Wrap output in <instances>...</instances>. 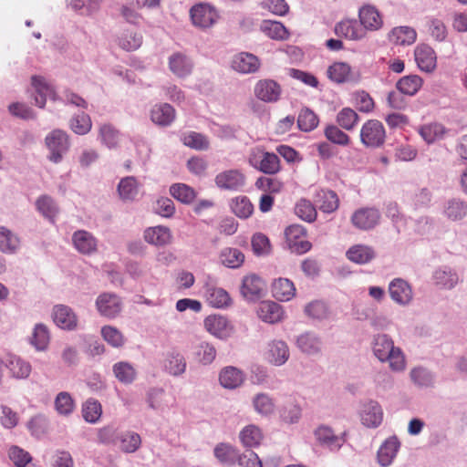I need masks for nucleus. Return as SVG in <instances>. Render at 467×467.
Masks as SVG:
<instances>
[{"instance_id": "1", "label": "nucleus", "mask_w": 467, "mask_h": 467, "mask_svg": "<svg viewBox=\"0 0 467 467\" xmlns=\"http://www.w3.org/2000/svg\"><path fill=\"white\" fill-rule=\"evenodd\" d=\"M371 348L374 356L380 362H388L393 372H401L406 368V358L400 348L395 347L390 337L378 334L373 337Z\"/></svg>"}, {"instance_id": "2", "label": "nucleus", "mask_w": 467, "mask_h": 467, "mask_svg": "<svg viewBox=\"0 0 467 467\" xmlns=\"http://www.w3.org/2000/svg\"><path fill=\"white\" fill-rule=\"evenodd\" d=\"M248 162L255 170L268 175L276 174L281 169L279 157L274 152L265 151L261 147L250 150Z\"/></svg>"}, {"instance_id": "3", "label": "nucleus", "mask_w": 467, "mask_h": 467, "mask_svg": "<svg viewBox=\"0 0 467 467\" xmlns=\"http://www.w3.org/2000/svg\"><path fill=\"white\" fill-rule=\"evenodd\" d=\"M386 139V130L383 124L378 119H368L360 130V141L368 148L382 146Z\"/></svg>"}, {"instance_id": "4", "label": "nucleus", "mask_w": 467, "mask_h": 467, "mask_svg": "<svg viewBox=\"0 0 467 467\" xmlns=\"http://www.w3.org/2000/svg\"><path fill=\"white\" fill-rule=\"evenodd\" d=\"M46 146L50 151L49 160L55 163L61 161L63 154L69 149L67 134L61 130H54L45 139Z\"/></svg>"}, {"instance_id": "5", "label": "nucleus", "mask_w": 467, "mask_h": 467, "mask_svg": "<svg viewBox=\"0 0 467 467\" xmlns=\"http://www.w3.org/2000/svg\"><path fill=\"white\" fill-rule=\"evenodd\" d=\"M190 16L193 26L202 29L213 26L218 19L217 11L209 4L193 5L190 9Z\"/></svg>"}, {"instance_id": "6", "label": "nucleus", "mask_w": 467, "mask_h": 467, "mask_svg": "<svg viewBox=\"0 0 467 467\" xmlns=\"http://www.w3.org/2000/svg\"><path fill=\"white\" fill-rule=\"evenodd\" d=\"M96 307L102 317L112 319L121 312L122 301L114 293H102L96 299Z\"/></svg>"}, {"instance_id": "7", "label": "nucleus", "mask_w": 467, "mask_h": 467, "mask_svg": "<svg viewBox=\"0 0 467 467\" xmlns=\"http://www.w3.org/2000/svg\"><path fill=\"white\" fill-rule=\"evenodd\" d=\"M315 438L320 446L331 451H337L346 442V433L335 434L332 428L327 425L318 426L314 431Z\"/></svg>"}, {"instance_id": "8", "label": "nucleus", "mask_w": 467, "mask_h": 467, "mask_svg": "<svg viewBox=\"0 0 467 467\" xmlns=\"http://www.w3.org/2000/svg\"><path fill=\"white\" fill-rule=\"evenodd\" d=\"M361 423L370 429H376L383 421V410L381 405L373 400H369L362 404L359 411Z\"/></svg>"}, {"instance_id": "9", "label": "nucleus", "mask_w": 467, "mask_h": 467, "mask_svg": "<svg viewBox=\"0 0 467 467\" xmlns=\"http://www.w3.org/2000/svg\"><path fill=\"white\" fill-rule=\"evenodd\" d=\"M214 182L221 190L240 191L245 184V176L239 170L232 169L218 173Z\"/></svg>"}, {"instance_id": "10", "label": "nucleus", "mask_w": 467, "mask_h": 467, "mask_svg": "<svg viewBox=\"0 0 467 467\" xmlns=\"http://www.w3.org/2000/svg\"><path fill=\"white\" fill-rule=\"evenodd\" d=\"M255 97L266 103H275L279 100L282 88L273 79L259 80L254 89Z\"/></svg>"}, {"instance_id": "11", "label": "nucleus", "mask_w": 467, "mask_h": 467, "mask_svg": "<svg viewBox=\"0 0 467 467\" xmlns=\"http://www.w3.org/2000/svg\"><path fill=\"white\" fill-rule=\"evenodd\" d=\"M390 298L400 306H407L413 299L410 285L402 278H395L389 285Z\"/></svg>"}, {"instance_id": "12", "label": "nucleus", "mask_w": 467, "mask_h": 467, "mask_svg": "<svg viewBox=\"0 0 467 467\" xmlns=\"http://www.w3.org/2000/svg\"><path fill=\"white\" fill-rule=\"evenodd\" d=\"M206 330L213 336L225 339L233 334V326L223 316L211 315L204 319Z\"/></svg>"}, {"instance_id": "13", "label": "nucleus", "mask_w": 467, "mask_h": 467, "mask_svg": "<svg viewBox=\"0 0 467 467\" xmlns=\"http://www.w3.org/2000/svg\"><path fill=\"white\" fill-rule=\"evenodd\" d=\"M380 213L375 208H361L351 216L352 224L359 230H370L379 222Z\"/></svg>"}, {"instance_id": "14", "label": "nucleus", "mask_w": 467, "mask_h": 467, "mask_svg": "<svg viewBox=\"0 0 467 467\" xmlns=\"http://www.w3.org/2000/svg\"><path fill=\"white\" fill-rule=\"evenodd\" d=\"M203 289L206 301L213 307L223 308L231 305V297L228 292L213 284L210 277L205 283Z\"/></svg>"}, {"instance_id": "15", "label": "nucleus", "mask_w": 467, "mask_h": 467, "mask_svg": "<svg viewBox=\"0 0 467 467\" xmlns=\"http://www.w3.org/2000/svg\"><path fill=\"white\" fill-rule=\"evenodd\" d=\"M298 349L308 356L321 354L323 342L319 336L313 332H305L299 335L296 340Z\"/></svg>"}, {"instance_id": "16", "label": "nucleus", "mask_w": 467, "mask_h": 467, "mask_svg": "<svg viewBox=\"0 0 467 467\" xmlns=\"http://www.w3.org/2000/svg\"><path fill=\"white\" fill-rule=\"evenodd\" d=\"M265 288L264 281L256 275H249L244 277L241 285L242 296L249 301L260 298Z\"/></svg>"}, {"instance_id": "17", "label": "nucleus", "mask_w": 467, "mask_h": 467, "mask_svg": "<svg viewBox=\"0 0 467 467\" xmlns=\"http://www.w3.org/2000/svg\"><path fill=\"white\" fill-rule=\"evenodd\" d=\"M279 418L285 424H296L302 417V408L296 399L287 398L278 409Z\"/></svg>"}, {"instance_id": "18", "label": "nucleus", "mask_w": 467, "mask_h": 467, "mask_svg": "<svg viewBox=\"0 0 467 467\" xmlns=\"http://www.w3.org/2000/svg\"><path fill=\"white\" fill-rule=\"evenodd\" d=\"M257 315L262 321L275 324L283 320L285 312L279 304L274 301H263L258 306Z\"/></svg>"}, {"instance_id": "19", "label": "nucleus", "mask_w": 467, "mask_h": 467, "mask_svg": "<svg viewBox=\"0 0 467 467\" xmlns=\"http://www.w3.org/2000/svg\"><path fill=\"white\" fill-rule=\"evenodd\" d=\"M151 121L161 127L170 126L175 119L173 107L168 103L155 104L150 112Z\"/></svg>"}, {"instance_id": "20", "label": "nucleus", "mask_w": 467, "mask_h": 467, "mask_svg": "<svg viewBox=\"0 0 467 467\" xmlns=\"http://www.w3.org/2000/svg\"><path fill=\"white\" fill-rule=\"evenodd\" d=\"M361 26L366 30H378L383 25L379 10L373 5H364L358 12Z\"/></svg>"}, {"instance_id": "21", "label": "nucleus", "mask_w": 467, "mask_h": 467, "mask_svg": "<svg viewBox=\"0 0 467 467\" xmlns=\"http://www.w3.org/2000/svg\"><path fill=\"white\" fill-rule=\"evenodd\" d=\"M415 61L419 68L425 72H432L436 68V55L427 45H420L414 51Z\"/></svg>"}, {"instance_id": "22", "label": "nucleus", "mask_w": 467, "mask_h": 467, "mask_svg": "<svg viewBox=\"0 0 467 467\" xmlns=\"http://www.w3.org/2000/svg\"><path fill=\"white\" fill-rule=\"evenodd\" d=\"M400 442L396 436L388 438L379 447L378 451V462L382 467L389 466L395 459Z\"/></svg>"}, {"instance_id": "23", "label": "nucleus", "mask_w": 467, "mask_h": 467, "mask_svg": "<svg viewBox=\"0 0 467 467\" xmlns=\"http://www.w3.org/2000/svg\"><path fill=\"white\" fill-rule=\"evenodd\" d=\"M74 247L83 254H90L97 251L98 241L93 234L85 230H78L72 235Z\"/></svg>"}, {"instance_id": "24", "label": "nucleus", "mask_w": 467, "mask_h": 467, "mask_svg": "<svg viewBox=\"0 0 467 467\" xmlns=\"http://www.w3.org/2000/svg\"><path fill=\"white\" fill-rule=\"evenodd\" d=\"M53 319L57 326L63 329L72 330L77 327V316L67 306H56L53 309Z\"/></svg>"}, {"instance_id": "25", "label": "nucleus", "mask_w": 467, "mask_h": 467, "mask_svg": "<svg viewBox=\"0 0 467 467\" xmlns=\"http://www.w3.org/2000/svg\"><path fill=\"white\" fill-rule=\"evenodd\" d=\"M169 68L177 77L185 78L192 73L193 62L185 54L177 52L169 57Z\"/></svg>"}, {"instance_id": "26", "label": "nucleus", "mask_w": 467, "mask_h": 467, "mask_svg": "<svg viewBox=\"0 0 467 467\" xmlns=\"http://www.w3.org/2000/svg\"><path fill=\"white\" fill-rule=\"evenodd\" d=\"M232 67L234 70L240 73L250 74L258 70L260 61L254 55L247 52H242L235 56L232 62Z\"/></svg>"}, {"instance_id": "27", "label": "nucleus", "mask_w": 467, "mask_h": 467, "mask_svg": "<svg viewBox=\"0 0 467 467\" xmlns=\"http://www.w3.org/2000/svg\"><path fill=\"white\" fill-rule=\"evenodd\" d=\"M346 256L349 261L355 264L366 265L376 257V252L371 246L355 244L348 248Z\"/></svg>"}, {"instance_id": "28", "label": "nucleus", "mask_w": 467, "mask_h": 467, "mask_svg": "<svg viewBox=\"0 0 467 467\" xmlns=\"http://www.w3.org/2000/svg\"><path fill=\"white\" fill-rule=\"evenodd\" d=\"M32 86L35 88V103L39 108H44L47 99H55V90L46 80L37 76L32 77Z\"/></svg>"}, {"instance_id": "29", "label": "nucleus", "mask_w": 467, "mask_h": 467, "mask_svg": "<svg viewBox=\"0 0 467 467\" xmlns=\"http://www.w3.org/2000/svg\"><path fill=\"white\" fill-rule=\"evenodd\" d=\"M335 32L338 36L350 40L362 39L366 35L365 29L356 20L341 21L336 26Z\"/></svg>"}, {"instance_id": "30", "label": "nucleus", "mask_w": 467, "mask_h": 467, "mask_svg": "<svg viewBox=\"0 0 467 467\" xmlns=\"http://www.w3.org/2000/svg\"><path fill=\"white\" fill-rule=\"evenodd\" d=\"M144 239L147 243L156 246L167 245L171 241V230L161 225L149 227L144 231Z\"/></svg>"}, {"instance_id": "31", "label": "nucleus", "mask_w": 467, "mask_h": 467, "mask_svg": "<svg viewBox=\"0 0 467 467\" xmlns=\"http://www.w3.org/2000/svg\"><path fill=\"white\" fill-rule=\"evenodd\" d=\"M268 360L275 366L285 364L290 353L287 344L283 340H274L268 345Z\"/></svg>"}, {"instance_id": "32", "label": "nucleus", "mask_w": 467, "mask_h": 467, "mask_svg": "<svg viewBox=\"0 0 467 467\" xmlns=\"http://www.w3.org/2000/svg\"><path fill=\"white\" fill-rule=\"evenodd\" d=\"M442 214L449 221H460L467 214V204L461 199H450L443 205Z\"/></svg>"}, {"instance_id": "33", "label": "nucleus", "mask_w": 467, "mask_h": 467, "mask_svg": "<svg viewBox=\"0 0 467 467\" xmlns=\"http://www.w3.org/2000/svg\"><path fill=\"white\" fill-rule=\"evenodd\" d=\"M272 294L279 301H289L296 295V287L289 279L278 278L272 284Z\"/></svg>"}, {"instance_id": "34", "label": "nucleus", "mask_w": 467, "mask_h": 467, "mask_svg": "<svg viewBox=\"0 0 467 467\" xmlns=\"http://www.w3.org/2000/svg\"><path fill=\"white\" fill-rule=\"evenodd\" d=\"M316 202L319 210L326 213L335 212L339 205L337 194L331 190H320L317 193Z\"/></svg>"}, {"instance_id": "35", "label": "nucleus", "mask_w": 467, "mask_h": 467, "mask_svg": "<svg viewBox=\"0 0 467 467\" xmlns=\"http://www.w3.org/2000/svg\"><path fill=\"white\" fill-rule=\"evenodd\" d=\"M244 375L242 370L235 367H226L222 369L219 380L221 385L225 389H236L242 385Z\"/></svg>"}, {"instance_id": "36", "label": "nucleus", "mask_w": 467, "mask_h": 467, "mask_svg": "<svg viewBox=\"0 0 467 467\" xmlns=\"http://www.w3.org/2000/svg\"><path fill=\"white\" fill-rule=\"evenodd\" d=\"M252 404L256 413L263 417H270L275 411L274 399L265 392L255 394L252 400Z\"/></svg>"}, {"instance_id": "37", "label": "nucleus", "mask_w": 467, "mask_h": 467, "mask_svg": "<svg viewBox=\"0 0 467 467\" xmlns=\"http://www.w3.org/2000/svg\"><path fill=\"white\" fill-rule=\"evenodd\" d=\"M327 74L328 78L337 84L353 80L351 67L345 62H335L328 67Z\"/></svg>"}, {"instance_id": "38", "label": "nucleus", "mask_w": 467, "mask_h": 467, "mask_svg": "<svg viewBox=\"0 0 467 467\" xmlns=\"http://www.w3.org/2000/svg\"><path fill=\"white\" fill-rule=\"evenodd\" d=\"M423 79L418 75H408L400 78L396 83V88L404 95L414 96L421 88Z\"/></svg>"}, {"instance_id": "39", "label": "nucleus", "mask_w": 467, "mask_h": 467, "mask_svg": "<svg viewBox=\"0 0 467 467\" xmlns=\"http://www.w3.org/2000/svg\"><path fill=\"white\" fill-rule=\"evenodd\" d=\"M417 38L415 29L410 26H397L394 27L389 35L390 42L400 45L410 46L412 45Z\"/></svg>"}, {"instance_id": "40", "label": "nucleus", "mask_w": 467, "mask_h": 467, "mask_svg": "<svg viewBox=\"0 0 467 467\" xmlns=\"http://www.w3.org/2000/svg\"><path fill=\"white\" fill-rule=\"evenodd\" d=\"M112 371L116 379L126 385L131 384L137 378V371L132 364L119 361L113 365Z\"/></svg>"}, {"instance_id": "41", "label": "nucleus", "mask_w": 467, "mask_h": 467, "mask_svg": "<svg viewBox=\"0 0 467 467\" xmlns=\"http://www.w3.org/2000/svg\"><path fill=\"white\" fill-rule=\"evenodd\" d=\"M20 247L19 237L5 226L0 227V251L5 254H15Z\"/></svg>"}, {"instance_id": "42", "label": "nucleus", "mask_w": 467, "mask_h": 467, "mask_svg": "<svg viewBox=\"0 0 467 467\" xmlns=\"http://www.w3.org/2000/svg\"><path fill=\"white\" fill-rule=\"evenodd\" d=\"M169 192L174 199L183 204H191L197 196L195 190L185 183H173Z\"/></svg>"}, {"instance_id": "43", "label": "nucleus", "mask_w": 467, "mask_h": 467, "mask_svg": "<svg viewBox=\"0 0 467 467\" xmlns=\"http://www.w3.org/2000/svg\"><path fill=\"white\" fill-rule=\"evenodd\" d=\"M239 437L244 447L254 448L261 443L264 436L258 426L250 424L241 431Z\"/></svg>"}, {"instance_id": "44", "label": "nucleus", "mask_w": 467, "mask_h": 467, "mask_svg": "<svg viewBox=\"0 0 467 467\" xmlns=\"http://www.w3.org/2000/svg\"><path fill=\"white\" fill-rule=\"evenodd\" d=\"M215 458L225 465H234L239 456V453L235 448L228 443H219L213 450Z\"/></svg>"}, {"instance_id": "45", "label": "nucleus", "mask_w": 467, "mask_h": 467, "mask_svg": "<svg viewBox=\"0 0 467 467\" xmlns=\"http://www.w3.org/2000/svg\"><path fill=\"white\" fill-rule=\"evenodd\" d=\"M260 27L262 32L272 39L285 40L289 36L287 29L281 22L265 20Z\"/></svg>"}, {"instance_id": "46", "label": "nucleus", "mask_w": 467, "mask_h": 467, "mask_svg": "<svg viewBox=\"0 0 467 467\" xmlns=\"http://www.w3.org/2000/svg\"><path fill=\"white\" fill-rule=\"evenodd\" d=\"M220 260L229 268H239L244 262V254L237 248L226 247L221 251Z\"/></svg>"}, {"instance_id": "47", "label": "nucleus", "mask_w": 467, "mask_h": 467, "mask_svg": "<svg viewBox=\"0 0 467 467\" xmlns=\"http://www.w3.org/2000/svg\"><path fill=\"white\" fill-rule=\"evenodd\" d=\"M5 367L16 379H26L31 373V365L16 356L9 357Z\"/></svg>"}, {"instance_id": "48", "label": "nucleus", "mask_w": 467, "mask_h": 467, "mask_svg": "<svg viewBox=\"0 0 467 467\" xmlns=\"http://www.w3.org/2000/svg\"><path fill=\"white\" fill-rule=\"evenodd\" d=\"M445 133V128L440 123H428L419 129V134L428 144L442 139Z\"/></svg>"}, {"instance_id": "49", "label": "nucleus", "mask_w": 467, "mask_h": 467, "mask_svg": "<svg viewBox=\"0 0 467 467\" xmlns=\"http://www.w3.org/2000/svg\"><path fill=\"white\" fill-rule=\"evenodd\" d=\"M182 141L185 146L196 150H206L210 147L209 139L196 131H189L182 134Z\"/></svg>"}, {"instance_id": "50", "label": "nucleus", "mask_w": 467, "mask_h": 467, "mask_svg": "<svg viewBox=\"0 0 467 467\" xmlns=\"http://www.w3.org/2000/svg\"><path fill=\"white\" fill-rule=\"evenodd\" d=\"M56 411L61 416H69L75 410V400L67 391L59 392L54 401Z\"/></svg>"}, {"instance_id": "51", "label": "nucleus", "mask_w": 467, "mask_h": 467, "mask_svg": "<svg viewBox=\"0 0 467 467\" xmlns=\"http://www.w3.org/2000/svg\"><path fill=\"white\" fill-rule=\"evenodd\" d=\"M433 279L436 285L442 288L451 289L458 283L457 274L450 268H439L433 274Z\"/></svg>"}, {"instance_id": "52", "label": "nucleus", "mask_w": 467, "mask_h": 467, "mask_svg": "<svg viewBox=\"0 0 467 467\" xmlns=\"http://www.w3.org/2000/svg\"><path fill=\"white\" fill-rule=\"evenodd\" d=\"M165 369L172 376H181L186 370V361L184 357L180 353H171L165 360Z\"/></svg>"}, {"instance_id": "53", "label": "nucleus", "mask_w": 467, "mask_h": 467, "mask_svg": "<svg viewBox=\"0 0 467 467\" xmlns=\"http://www.w3.org/2000/svg\"><path fill=\"white\" fill-rule=\"evenodd\" d=\"M232 212L241 219L249 218L254 212V205L246 196H238L231 202Z\"/></svg>"}, {"instance_id": "54", "label": "nucleus", "mask_w": 467, "mask_h": 467, "mask_svg": "<svg viewBox=\"0 0 467 467\" xmlns=\"http://www.w3.org/2000/svg\"><path fill=\"white\" fill-rule=\"evenodd\" d=\"M326 139L333 144L347 147L350 144V137L339 129L338 126L330 124L324 130Z\"/></svg>"}, {"instance_id": "55", "label": "nucleus", "mask_w": 467, "mask_h": 467, "mask_svg": "<svg viewBox=\"0 0 467 467\" xmlns=\"http://www.w3.org/2000/svg\"><path fill=\"white\" fill-rule=\"evenodd\" d=\"M138 191L137 180L132 176L121 179L118 185V192L123 201L135 199L138 194Z\"/></svg>"}, {"instance_id": "56", "label": "nucleus", "mask_w": 467, "mask_h": 467, "mask_svg": "<svg viewBox=\"0 0 467 467\" xmlns=\"http://www.w3.org/2000/svg\"><path fill=\"white\" fill-rule=\"evenodd\" d=\"M411 381L420 388H430L434 385L433 374L425 368L417 367L410 370Z\"/></svg>"}, {"instance_id": "57", "label": "nucleus", "mask_w": 467, "mask_h": 467, "mask_svg": "<svg viewBox=\"0 0 467 467\" xmlns=\"http://www.w3.org/2000/svg\"><path fill=\"white\" fill-rule=\"evenodd\" d=\"M8 457L16 467H36V465L32 463V457L29 452L16 445H13L9 448Z\"/></svg>"}, {"instance_id": "58", "label": "nucleus", "mask_w": 467, "mask_h": 467, "mask_svg": "<svg viewBox=\"0 0 467 467\" xmlns=\"http://www.w3.org/2000/svg\"><path fill=\"white\" fill-rule=\"evenodd\" d=\"M337 123L346 130H352L358 124L359 117L351 108H343L337 115Z\"/></svg>"}, {"instance_id": "59", "label": "nucleus", "mask_w": 467, "mask_h": 467, "mask_svg": "<svg viewBox=\"0 0 467 467\" xmlns=\"http://www.w3.org/2000/svg\"><path fill=\"white\" fill-rule=\"evenodd\" d=\"M318 122V117L313 110L307 108L303 109L298 114L297 126L302 131L308 132L315 130Z\"/></svg>"}, {"instance_id": "60", "label": "nucleus", "mask_w": 467, "mask_h": 467, "mask_svg": "<svg viewBox=\"0 0 467 467\" xmlns=\"http://www.w3.org/2000/svg\"><path fill=\"white\" fill-rule=\"evenodd\" d=\"M36 209L43 216L50 221H54L58 213V208L55 201L47 196L42 195L36 202Z\"/></svg>"}, {"instance_id": "61", "label": "nucleus", "mask_w": 467, "mask_h": 467, "mask_svg": "<svg viewBox=\"0 0 467 467\" xmlns=\"http://www.w3.org/2000/svg\"><path fill=\"white\" fill-rule=\"evenodd\" d=\"M102 414L101 404L94 400H88L82 406V415L86 421L89 423H96Z\"/></svg>"}, {"instance_id": "62", "label": "nucleus", "mask_w": 467, "mask_h": 467, "mask_svg": "<svg viewBox=\"0 0 467 467\" xmlns=\"http://www.w3.org/2000/svg\"><path fill=\"white\" fill-rule=\"evenodd\" d=\"M296 214L307 223H313L317 219V210L312 202L306 199H301L295 207Z\"/></svg>"}, {"instance_id": "63", "label": "nucleus", "mask_w": 467, "mask_h": 467, "mask_svg": "<svg viewBox=\"0 0 467 467\" xmlns=\"http://www.w3.org/2000/svg\"><path fill=\"white\" fill-rule=\"evenodd\" d=\"M49 340L50 336L47 327L43 324H36L31 339L32 345L37 350H45L48 346Z\"/></svg>"}, {"instance_id": "64", "label": "nucleus", "mask_w": 467, "mask_h": 467, "mask_svg": "<svg viewBox=\"0 0 467 467\" xmlns=\"http://www.w3.org/2000/svg\"><path fill=\"white\" fill-rule=\"evenodd\" d=\"M194 354L198 362L209 365L215 359L216 349L212 344L202 342L196 347Z\"/></svg>"}]
</instances>
